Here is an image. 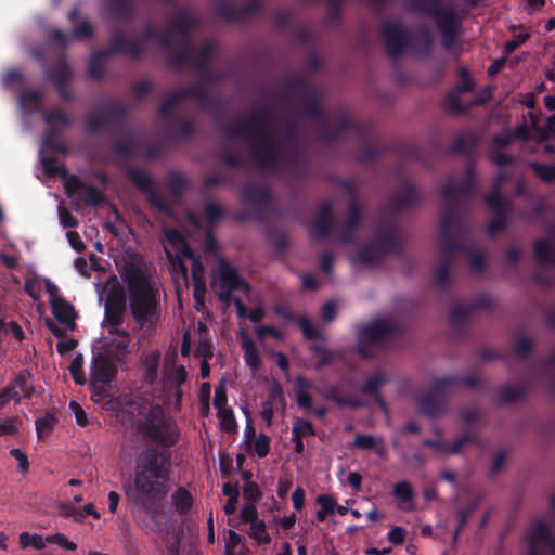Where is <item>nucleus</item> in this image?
Wrapping results in <instances>:
<instances>
[{
  "instance_id": "nucleus-1",
  "label": "nucleus",
  "mask_w": 555,
  "mask_h": 555,
  "mask_svg": "<svg viewBox=\"0 0 555 555\" xmlns=\"http://www.w3.org/2000/svg\"><path fill=\"white\" fill-rule=\"evenodd\" d=\"M171 468L172 455L170 450L150 447L138 456L134 487L138 493L147 502L145 507L150 511V516L145 528L151 532L158 533L163 529L162 522L157 519L158 511L153 505L168 495Z\"/></svg>"
},
{
  "instance_id": "nucleus-2",
  "label": "nucleus",
  "mask_w": 555,
  "mask_h": 555,
  "mask_svg": "<svg viewBox=\"0 0 555 555\" xmlns=\"http://www.w3.org/2000/svg\"><path fill=\"white\" fill-rule=\"evenodd\" d=\"M122 276L128 288L133 320L142 330L153 328L160 319L157 289L153 287L144 270L133 263L126 264Z\"/></svg>"
},
{
  "instance_id": "nucleus-3",
  "label": "nucleus",
  "mask_w": 555,
  "mask_h": 555,
  "mask_svg": "<svg viewBox=\"0 0 555 555\" xmlns=\"http://www.w3.org/2000/svg\"><path fill=\"white\" fill-rule=\"evenodd\" d=\"M380 35L390 57L397 59L406 49L428 55L433 50V36L426 27L415 30L404 28L399 22L385 21L380 27Z\"/></svg>"
},
{
  "instance_id": "nucleus-4",
  "label": "nucleus",
  "mask_w": 555,
  "mask_h": 555,
  "mask_svg": "<svg viewBox=\"0 0 555 555\" xmlns=\"http://www.w3.org/2000/svg\"><path fill=\"white\" fill-rule=\"evenodd\" d=\"M140 431L159 449L170 450L180 438L177 424L165 416L164 410L159 405L149 410L140 425Z\"/></svg>"
},
{
  "instance_id": "nucleus-5",
  "label": "nucleus",
  "mask_w": 555,
  "mask_h": 555,
  "mask_svg": "<svg viewBox=\"0 0 555 555\" xmlns=\"http://www.w3.org/2000/svg\"><path fill=\"white\" fill-rule=\"evenodd\" d=\"M476 186V176L472 166L465 169L464 176L459 184L447 183L441 191L442 198L447 202V207L442 214L440 223L447 216L451 217V231L460 232L462 227L457 214L460 205H468Z\"/></svg>"
},
{
  "instance_id": "nucleus-6",
  "label": "nucleus",
  "mask_w": 555,
  "mask_h": 555,
  "mask_svg": "<svg viewBox=\"0 0 555 555\" xmlns=\"http://www.w3.org/2000/svg\"><path fill=\"white\" fill-rule=\"evenodd\" d=\"M399 331L398 325L388 319L377 318L370 323L357 326V351L363 359L376 357V349Z\"/></svg>"
},
{
  "instance_id": "nucleus-7",
  "label": "nucleus",
  "mask_w": 555,
  "mask_h": 555,
  "mask_svg": "<svg viewBox=\"0 0 555 555\" xmlns=\"http://www.w3.org/2000/svg\"><path fill=\"white\" fill-rule=\"evenodd\" d=\"M457 234L459 232L451 231V217L447 216L439 225V241L442 250L435 271L436 284L440 289L446 288L449 283L454 254L456 250L466 249L465 244L459 240Z\"/></svg>"
},
{
  "instance_id": "nucleus-8",
  "label": "nucleus",
  "mask_w": 555,
  "mask_h": 555,
  "mask_svg": "<svg viewBox=\"0 0 555 555\" xmlns=\"http://www.w3.org/2000/svg\"><path fill=\"white\" fill-rule=\"evenodd\" d=\"M115 53L138 56L140 49L134 41L129 40V37L125 33L115 30L111 35L108 47L95 51L90 55L87 65L88 75L95 80H101L103 77L104 62Z\"/></svg>"
},
{
  "instance_id": "nucleus-9",
  "label": "nucleus",
  "mask_w": 555,
  "mask_h": 555,
  "mask_svg": "<svg viewBox=\"0 0 555 555\" xmlns=\"http://www.w3.org/2000/svg\"><path fill=\"white\" fill-rule=\"evenodd\" d=\"M195 26L193 16L186 11H179L168 22L166 33L178 34L180 36L175 56L172 57V68H181L191 60L192 42L190 33Z\"/></svg>"
},
{
  "instance_id": "nucleus-10",
  "label": "nucleus",
  "mask_w": 555,
  "mask_h": 555,
  "mask_svg": "<svg viewBox=\"0 0 555 555\" xmlns=\"http://www.w3.org/2000/svg\"><path fill=\"white\" fill-rule=\"evenodd\" d=\"M244 139L248 143L253 159L257 166L264 171H276L282 153L273 141V132L270 131V134H258L255 137L248 135Z\"/></svg>"
},
{
  "instance_id": "nucleus-11",
  "label": "nucleus",
  "mask_w": 555,
  "mask_h": 555,
  "mask_svg": "<svg viewBox=\"0 0 555 555\" xmlns=\"http://www.w3.org/2000/svg\"><path fill=\"white\" fill-rule=\"evenodd\" d=\"M444 382L449 380L442 377L434 379L428 391L415 398L420 414L428 418H435L446 411L449 388Z\"/></svg>"
},
{
  "instance_id": "nucleus-12",
  "label": "nucleus",
  "mask_w": 555,
  "mask_h": 555,
  "mask_svg": "<svg viewBox=\"0 0 555 555\" xmlns=\"http://www.w3.org/2000/svg\"><path fill=\"white\" fill-rule=\"evenodd\" d=\"M491 306V297L486 293L479 294L470 304L454 305L449 317V324L454 335L463 338L466 334L468 317L476 311L489 309Z\"/></svg>"
},
{
  "instance_id": "nucleus-13",
  "label": "nucleus",
  "mask_w": 555,
  "mask_h": 555,
  "mask_svg": "<svg viewBox=\"0 0 555 555\" xmlns=\"http://www.w3.org/2000/svg\"><path fill=\"white\" fill-rule=\"evenodd\" d=\"M270 131L272 130L269 128V115L267 111L262 109L227 127L223 135L229 140H234L248 135L270 134Z\"/></svg>"
},
{
  "instance_id": "nucleus-14",
  "label": "nucleus",
  "mask_w": 555,
  "mask_h": 555,
  "mask_svg": "<svg viewBox=\"0 0 555 555\" xmlns=\"http://www.w3.org/2000/svg\"><path fill=\"white\" fill-rule=\"evenodd\" d=\"M127 107L118 100H112L103 108L86 116V130L95 134L111 125V119L124 121L127 118Z\"/></svg>"
},
{
  "instance_id": "nucleus-15",
  "label": "nucleus",
  "mask_w": 555,
  "mask_h": 555,
  "mask_svg": "<svg viewBox=\"0 0 555 555\" xmlns=\"http://www.w3.org/2000/svg\"><path fill=\"white\" fill-rule=\"evenodd\" d=\"M117 373V363L92 350L89 386L93 389L100 388V392H104V387L109 386L116 379Z\"/></svg>"
},
{
  "instance_id": "nucleus-16",
  "label": "nucleus",
  "mask_w": 555,
  "mask_h": 555,
  "mask_svg": "<svg viewBox=\"0 0 555 555\" xmlns=\"http://www.w3.org/2000/svg\"><path fill=\"white\" fill-rule=\"evenodd\" d=\"M65 193L69 197L77 195V201L83 202L87 206L99 207L105 203L104 193L93 184H87L76 175H72L64 182Z\"/></svg>"
},
{
  "instance_id": "nucleus-17",
  "label": "nucleus",
  "mask_w": 555,
  "mask_h": 555,
  "mask_svg": "<svg viewBox=\"0 0 555 555\" xmlns=\"http://www.w3.org/2000/svg\"><path fill=\"white\" fill-rule=\"evenodd\" d=\"M129 40L134 41L140 49V54L138 56H131L132 59H134V60L141 59L144 53L146 42L154 41L160 47L164 54L166 55L168 65L170 67H172V57L175 56V47H173V42H172L170 33H162L158 29H156L154 26L149 25L147 27H145V29L142 31V34L139 37H137V38L129 37Z\"/></svg>"
},
{
  "instance_id": "nucleus-18",
  "label": "nucleus",
  "mask_w": 555,
  "mask_h": 555,
  "mask_svg": "<svg viewBox=\"0 0 555 555\" xmlns=\"http://www.w3.org/2000/svg\"><path fill=\"white\" fill-rule=\"evenodd\" d=\"M214 7L218 17L230 22H241L260 11L261 2L260 0H247L242 8H236L231 0H216Z\"/></svg>"
},
{
  "instance_id": "nucleus-19",
  "label": "nucleus",
  "mask_w": 555,
  "mask_h": 555,
  "mask_svg": "<svg viewBox=\"0 0 555 555\" xmlns=\"http://www.w3.org/2000/svg\"><path fill=\"white\" fill-rule=\"evenodd\" d=\"M241 199L253 207L255 220H261L271 207V193L268 189L254 184H246L241 192Z\"/></svg>"
},
{
  "instance_id": "nucleus-20",
  "label": "nucleus",
  "mask_w": 555,
  "mask_h": 555,
  "mask_svg": "<svg viewBox=\"0 0 555 555\" xmlns=\"http://www.w3.org/2000/svg\"><path fill=\"white\" fill-rule=\"evenodd\" d=\"M130 343L127 339H115L109 337H103L92 346V350L101 353L105 358L114 361L118 365H124L127 362V358L130 354Z\"/></svg>"
},
{
  "instance_id": "nucleus-21",
  "label": "nucleus",
  "mask_w": 555,
  "mask_h": 555,
  "mask_svg": "<svg viewBox=\"0 0 555 555\" xmlns=\"http://www.w3.org/2000/svg\"><path fill=\"white\" fill-rule=\"evenodd\" d=\"M363 217L362 207L358 198H348L347 218L340 228L336 229L339 242L350 244L359 229Z\"/></svg>"
},
{
  "instance_id": "nucleus-22",
  "label": "nucleus",
  "mask_w": 555,
  "mask_h": 555,
  "mask_svg": "<svg viewBox=\"0 0 555 555\" xmlns=\"http://www.w3.org/2000/svg\"><path fill=\"white\" fill-rule=\"evenodd\" d=\"M273 311L276 315L283 318L285 322L297 323L307 340L323 339L321 330L315 327L306 315H296L288 305L278 304L274 306Z\"/></svg>"
},
{
  "instance_id": "nucleus-23",
  "label": "nucleus",
  "mask_w": 555,
  "mask_h": 555,
  "mask_svg": "<svg viewBox=\"0 0 555 555\" xmlns=\"http://www.w3.org/2000/svg\"><path fill=\"white\" fill-rule=\"evenodd\" d=\"M273 311L276 315L283 318L285 322L297 323L307 340L323 339L321 330L315 327L306 315H296L288 305L278 304L274 306Z\"/></svg>"
},
{
  "instance_id": "nucleus-24",
  "label": "nucleus",
  "mask_w": 555,
  "mask_h": 555,
  "mask_svg": "<svg viewBox=\"0 0 555 555\" xmlns=\"http://www.w3.org/2000/svg\"><path fill=\"white\" fill-rule=\"evenodd\" d=\"M217 276L221 287L234 292L242 291L245 295H248L251 291L250 284L242 279L237 269L225 260L220 261L217 269Z\"/></svg>"
},
{
  "instance_id": "nucleus-25",
  "label": "nucleus",
  "mask_w": 555,
  "mask_h": 555,
  "mask_svg": "<svg viewBox=\"0 0 555 555\" xmlns=\"http://www.w3.org/2000/svg\"><path fill=\"white\" fill-rule=\"evenodd\" d=\"M278 167L285 168L295 178H306L309 171L307 159L295 145L285 146Z\"/></svg>"
},
{
  "instance_id": "nucleus-26",
  "label": "nucleus",
  "mask_w": 555,
  "mask_h": 555,
  "mask_svg": "<svg viewBox=\"0 0 555 555\" xmlns=\"http://www.w3.org/2000/svg\"><path fill=\"white\" fill-rule=\"evenodd\" d=\"M526 539L528 542V555H542L539 545L544 544L548 546L554 541L555 535L552 534L545 521L538 520L527 529Z\"/></svg>"
},
{
  "instance_id": "nucleus-27",
  "label": "nucleus",
  "mask_w": 555,
  "mask_h": 555,
  "mask_svg": "<svg viewBox=\"0 0 555 555\" xmlns=\"http://www.w3.org/2000/svg\"><path fill=\"white\" fill-rule=\"evenodd\" d=\"M315 86L309 85L307 79L301 75H287L283 77L280 88V100L284 105L289 104L292 96L295 94L301 98Z\"/></svg>"
},
{
  "instance_id": "nucleus-28",
  "label": "nucleus",
  "mask_w": 555,
  "mask_h": 555,
  "mask_svg": "<svg viewBox=\"0 0 555 555\" xmlns=\"http://www.w3.org/2000/svg\"><path fill=\"white\" fill-rule=\"evenodd\" d=\"M373 241L376 242L384 255L399 254L401 250V242L395 223H389L386 227L378 225Z\"/></svg>"
},
{
  "instance_id": "nucleus-29",
  "label": "nucleus",
  "mask_w": 555,
  "mask_h": 555,
  "mask_svg": "<svg viewBox=\"0 0 555 555\" xmlns=\"http://www.w3.org/2000/svg\"><path fill=\"white\" fill-rule=\"evenodd\" d=\"M333 230V204L325 201L318 206L313 221L314 240L326 238Z\"/></svg>"
},
{
  "instance_id": "nucleus-30",
  "label": "nucleus",
  "mask_w": 555,
  "mask_h": 555,
  "mask_svg": "<svg viewBox=\"0 0 555 555\" xmlns=\"http://www.w3.org/2000/svg\"><path fill=\"white\" fill-rule=\"evenodd\" d=\"M125 309V296L118 292L111 291L104 305V322L107 325H121Z\"/></svg>"
},
{
  "instance_id": "nucleus-31",
  "label": "nucleus",
  "mask_w": 555,
  "mask_h": 555,
  "mask_svg": "<svg viewBox=\"0 0 555 555\" xmlns=\"http://www.w3.org/2000/svg\"><path fill=\"white\" fill-rule=\"evenodd\" d=\"M212 55V46L205 43L202 46L196 55H193L191 50V60L186 64H191L194 72L202 80H211L212 72L209 62Z\"/></svg>"
},
{
  "instance_id": "nucleus-32",
  "label": "nucleus",
  "mask_w": 555,
  "mask_h": 555,
  "mask_svg": "<svg viewBox=\"0 0 555 555\" xmlns=\"http://www.w3.org/2000/svg\"><path fill=\"white\" fill-rule=\"evenodd\" d=\"M418 199V193L414 184L409 180H403L398 192L390 198V208L393 212L412 206Z\"/></svg>"
},
{
  "instance_id": "nucleus-33",
  "label": "nucleus",
  "mask_w": 555,
  "mask_h": 555,
  "mask_svg": "<svg viewBox=\"0 0 555 555\" xmlns=\"http://www.w3.org/2000/svg\"><path fill=\"white\" fill-rule=\"evenodd\" d=\"M178 91L180 96H182V101L186 98H192L198 101L204 108H214L219 105V100L209 95L202 81L188 85Z\"/></svg>"
},
{
  "instance_id": "nucleus-34",
  "label": "nucleus",
  "mask_w": 555,
  "mask_h": 555,
  "mask_svg": "<svg viewBox=\"0 0 555 555\" xmlns=\"http://www.w3.org/2000/svg\"><path fill=\"white\" fill-rule=\"evenodd\" d=\"M94 35L93 28L90 23L86 20L74 28L72 35L65 34L59 28L52 29L50 39L63 46H67L72 40H83L90 39Z\"/></svg>"
},
{
  "instance_id": "nucleus-35",
  "label": "nucleus",
  "mask_w": 555,
  "mask_h": 555,
  "mask_svg": "<svg viewBox=\"0 0 555 555\" xmlns=\"http://www.w3.org/2000/svg\"><path fill=\"white\" fill-rule=\"evenodd\" d=\"M302 114L305 116L310 117L319 122L326 118L321 104V92L317 86L306 92V94L302 96Z\"/></svg>"
},
{
  "instance_id": "nucleus-36",
  "label": "nucleus",
  "mask_w": 555,
  "mask_h": 555,
  "mask_svg": "<svg viewBox=\"0 0 555 555\" xmlns=\"http://www.w3.org/2000/svg\"><path fill=\"white\" fill-rule=\"evenodd\" d=\"M51 308L54 318L61 324H64L69 330H75L77 318L74 306L68 302L65 298L51 300Z\"/></svg>"
},
{
  "instance_id": "nucleus-37",
  "label": "nucleus",
  "mask_w": 555,
  "mask_h": 555,
  "mask_svg": "<svg viewBox=\"0 0 555 555\" xmlns=\"http://www.w3.org/2000/svg\"><path fill=\"white\" fill-rule=\"evenodd\" d=\"M488 208L493 212V217L491 218L488 224V235L493 236L507 228L508 218L512 212V203L501 204L500 206H498V208Z\"/></svg>"
},
{
  "instance_id": "nucleus-38",
  "label": "nucleus",
  "mask_w": 555,
  "mask_h": 555,
  "mask_svg": "<svg viewBox=\"0 0 555 555\" xmlns=\"http://www.w3.org/2000/svg\"><path fill=\"white\" fill-rule=\"evenodd\" d=\"M318 392L326 400L335 402L339 406H348L359 409L363 406V402L357 397L341 396L335 385H325L318 388Z\"/></svg>"
},
{
  "instance_id": "nucleus-39",
  "label": "nucleus",
  "mask_w": 555,
  "mask_h": 555,
  "mask_svg": "<svg viewBox=\"0 0 555 555\" xmlns=\"http://www.w3.org/2000/svg\"><path fill=\"white\" fill-rule=\"evenodd\" d=\"M431 17L435 18L437 26L441 34H448L456 31L459 28L457 17L453 10L444 9L442 5L439 7Z\"/></svg>"
},
{
  "instance_id": "nucleus-40",
  "label": "nucleus",
  "mask_w": 555,
  "mask_h": 555,
  "mask_svg": "<svg viewBox=\"0 0 555 555\" xmlns=\"http://www.w3.org/2000/svg\"><path fill=\"white\" fill-rule=\"evenodd\" d=\"M389 383L387 374L382 370L372 372L366 380L361 385L360 392L363 396H373L380 393V389Z\"/></svg>"
},
{
  "instance_id": "nucleus-41",
  "label": "nucleus",
  "mask_w": 555,
  "mask_h": 555,
  "mask_svg": "<svg viewBox=\"0 0 555 555\" xmlns=\"http://www.w3.org/2000/svg\"><path fill=\"white\" fill-rule=\"evenodd\" d=\"M479 144V139L473 132L460 133L451 147L453 154L467 155L473 153Z\"/></svg>"
},
{
  "instance_id": "nucleus-42",
  "label": "nucleus",
  "mask_w": 555,
  "mask_h": 555,
  "mask_svg": "<svg viewBox=\"0 0 555 555\" xmlns=\"http://www.w3.org/2000/svg\"><path fill=\"white\" fill-rule=\"evenodd\" d=\"M160 352L152 351L143 358V379L146 384L153 385L158 376Z\"/></svg>"
},
{
  "instance_id": "nucleus-43",
  "label": "nucleus",
  "mask_w": 555,
  "mask_h": 555,
  "mask_svg": "<svg viewBox=\"0 0 555 555\" xmlns=\"http://www.w3.org/2000/svg\"><path fill=\"white\" fill-rule=\"evenodd\" d=\"M73 72L65 60L60 61L54 66L46 70V78L54 83V86L70 82Z\"/></svg>"
},
{
  "instance_id": "nucleus-44",
  "label": "nucleus",
  "mask_w": 555,
  "mask_h": 555,
  "mask_svg": "<svg viewBox=\"0 0 555 555\" xmlns=\"http://www.w3.org/2000/svg\"><path fill=\"white\" fill-rule=\"evenodd\" d=\"M171 503L180 515H186L194 503L193 496L184 487H178L171 494Z\"/></svg>"
},
{
  "instance_id": "nucleus-45",
  "label": "nucleus",
  "mask_w": 555,
  "mask_h": 555,
  "mask_svg": "<svg viewBox=\"0 0 555 555\" xmlns=\"http://www.w3.org/2000/svg\"><path fill=\"white\" fill-rule=\"evenodd\" d=\"M385 255L373 240L362 246L357 253V260L365 266L373 264L383 259Z\"/></svg>"
},
{
  "instance_id": "nucleus-46",
  "label": "nucleus",
  "mask_w": 555,
  "mask_h": 555,
  "mask_svg": "<svg viewBox=\"0 0 555 555\" xmlns=\"http://www.w3.org/2000/svg\"><path fill=\"white\" fill-rule=\"evenodd\" d=\"M242 348L244 350V360L246 364L254 371H258L261 366V359L255 343L247 336L243 337Z\"/></svg>"
},
{
  "instance_id": "nucleus-47",
  "label": "nucleus",
  "mask_w": 555,
  "mask_h": 555,
  "mask_svg": "<svg viewBox=\"0 0 555 555\" xmlns=\"http://www.w3.org/2000/svg\"><path fill=\"white\" fill-rule=\"evenodd\" d=\"M526 395V387L524 385H503L498 395L500 403H515Z\"/></svg>"
},
{
  "instance_id": "nucleus-48",
  "label": "nucleus",
  "mask_w": 555,
  "mask_h": 555,
  "mask_svg": "<svg viewBox=\"0 0 555 555\" xmlns=\"http://www.w3.org/2000/svg\"><path fill=\"white\" fill-rule=\"evenodd\" d=\"M505 180V176L500 172L496 175L493 184H492V191L490 194H488L485 197V203L487 207H495L500 206L504 203H511L508 199L502 197L501 191H502V183Z\"/></svg>"
},
{
  "instance_id": "nucleus-49",
  "label": "nucleus",
  "mask_w": 555,
  "mask_h": 555,
  "mask_svg": "<svg viewBox=\"0 0 555 555\" xmlns=\"http://www.w3.org/2000/svg\"><path fill=\"white\" fill-rule=\"evenodd\" d=\"M310 351L312 352L313 357L317 359L314 363V369L320 371L330 364L335 359V352L328 349L325 346L322 345H313L310 347Z\"/></svg>"
},
{
  "instance_id": "nucleus-50",
  "label": "nucleus",
  "mask_w": 555,
  "mask_h": 555,
  "mask_svg": "<svg viewBox=\"0 0 555 555\" xmlns=\"http://www.w3.org/2000/svg\"><path fill=\"white\" fill-rule=\"evenodd\" d=\"M533 253L540 264H548L555 257V250L546 238H538L533 244Z\"/></svg>"
},
{
  "instance_id": "nucleus-51",
  "label": "nucleus",
  "mask_w": 555,
  "mask_h": 555,
  "mask_svg": "<svg viewBox=\"0 0 555 555\" xmlns=\"http://www.w3.org/2000/svg\"><path fill=\"white\" fill-rule=\"evenodd\" d=\"M108 10L113 16L125 22H130L133 17V9L129 0H111Z\"/></svg>"
},
{
  "instance_id": "nucleus-52",
  "label": "nucleus",
  "mask_w": 555,
  "mask_h": 555,
  "mask_svg": "<svg viewBox=\"0 0 555 555\" xmlns=\"http://www.w3.org/2000/svg\"><path fill=\"white\" fill-rule=\"evenodd\" d=\"M61 134V129L55 126L50 127V129L44 133L42 139L43 146L55 153L66 154L67 147L64 143H59L57 138Z\"/></svg>"
},
{
  "instance_id": "nucleus-53",
  "label": "nucleus",
  "mask_w": 555,
  "mask_h": 555,
  "mask_svg": "<svg viewBox=\"0 0 555 555\" xmlns=\"http://www.w3.org/2000/svg\"><path fill=\"white\" fill-rule=\"evenodd\" d=\"M41 165L43 167L44 172L49 177L61 176V178L64 179L65 182L67 178L72 176L68 173L66 167L60 164L59 160L53 156L42 157Z\"/></svg>"
},
{
  "instance_id": "nucleus-54",
  "label": "nucleus",
  "mask_w": 555,
  "mask_h": 555,
  "mask_svg": "<svg viewBox=\"0 0 555 555\" xmlns=\"http://www.w3.org/2000/svg\"><path fill=\"white\" fill-rule=\"evenodd\" d=\"M309 436H315L312 423L301 417H295L292 426V440H304Z\"/></svg>"
},
{
  "instance_id": "nucleus-55",
  "label": "nucleus",
  "mask_w": 555,
  "mask_h": 555,
  "mask_svg": "<svg viewBox=\"0 0 555 555\" xmlns=\"http://www.w3.org/2000/svg\"><path fill=\"white\" fill-rule=\"evenodd\" d=\"M443 379H448L449 382H444L449 389L466 387L473 389L480 384V377L477 375H448L442 376Z\"/></svg>"
},
{
  "instance_id": "nucleus-56",
  "label": "nucleus",
  "mask_w": 555,
  "mask_h": 555,
  "mask_svg": "<svg viewBox=\"0 0 555 555\" xmlns=\"http://www.w3.org/2000/svg\"><path fill=\"white\" fill-rule=\"evenodd\" d=\"M182 102V96H180L179 91L173 92L169 96H167L162 104L159 105L158 113L159 116L166 120H172L173 117H177L172 114V111Z\"/></svg>"
},
{
  "instance_id": "nucleus-57",
  "label": "nucleus",
  "mask_w": 555,
  "mask_h": 555,
  "mask_svg": "<svg viewBox=\"0 0 555 555\" xmlns=\"http://www.w3.org/2000/svg\"><path fill=\"white\" fill-rule=\"evenodd\" d=\"M315 501L321 505V509L315 514V518L319 522L324 521L328 515L335 513L336 502L332 495L320 494L317 496Z\"/></svg>"
},
{
  "instance_id": "nucleus-58",
  "label": "nucleus",
  "mask_w": 555,
  "mask_h": 555,
  "mask_svg": "<svg viewBox=\"0 0 555 555\" xmlns=\"http://www.w3.org/2000/svg\"><path fill=\"white\" fill-rule=\"evenodd\" d=\"M56 423L57 418L55 414L50 412H47L43 416L37 418L35 422V426L38 438L41 439L44 436H49L54 429Z\"/></svg>"
},
{
  "instance_id": "nucleus-59",
  "label": "nucleus",
  "mask_w": 555,
  "mask_h": 555,
  "mask_svg": "<svg viewBox=\"0 0 555 555\" xmlns=\"http://www.w3.org/2000/svg\"><path fill=\"white\" fill-rule=\"evenodd\" d=\"M441 0H408L410 8L415 13L431 16L441 7Z\"/></svg>"
},
{
  "instance_id": "nucleus-60",
  "label": "nucleus",
  "mask_w": 555,
  "mask_h": 555,
  "mask_svg": "<svg viewBox=\"0 0 555 555\" xmlns=\"http://www.w3.org/2000/svg\"><path fill=\"white\" fill-rule=\"evenodd\" d=\"M18 542L22 548L33 547L37 551H41L46 547V538L40 534H31L29 532H22L18 538Z\"/></svg>"
},
{
  "instance_id": "nucleus-61",
  "label": "nucleus",
  "mask_w": 555,
  "mask_h": 555,
  "mask_svg": "<svg viewBox=\"0 0 555 555\" xmlns=\"http://www.w3.org/2000/svg\"><path fill=\"white\" fill-rule=\"evenodd\" d=\"M171 121V133L182 139L190 137L194 131V125L191 120L182 117H173Z\"/></svg>"
},
{
  "instance_id": "nucleus-62",
  "label": "nucleus",
  "mask_w": 555,
  "mask_h": 555,
  "mask_svg": "<svg viewBox=\"0 0 555 555\" xmlns=\"http://www.w3.org/2000/svg\"><path fill=\"white\" fill-rule=\"evenodd\" d=\"M186 179L180 172H171L167 178V188L171 195L181 196L186 188Z\"/></svg>"
},
{
  "instance_id": "nucleus-63",
  "label": "nucleus",
  "mask_w": 555,
  "mask_h": 555,
  "mask_svg": "<svg viewBox=\"0 0 555 555\" xmlns=\"http://www.w3.org/2000/svg\"><path fill=\"white\" fill-rule=\"evenodd\" d=\"M83 356L81 353H78L75 356V358L72 360V363L69 365V372L70 375L77 385H85L87 382L86 374L83 371Z\"/></svg>"
},
{
  "instance_id": "nucleus-64",
  "label": "nucleus",
  "mask_w": 555,
  "mask_h": 555,
  "mask_svg": "<svg viewBox=\"0 0 555 555\" xmlns=\"http://www.w3.org/2000/svg\"><path fill=\"white\" fill-rule=\"evenodd\" d=\"M321 124V128H320V140L330 145V144H333V143H336L337 141H339V139L341 138L343 133L340 132V130H338L336 127H332L326 118L320 122Z\"/></svg>"
}]
</instances>
